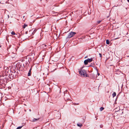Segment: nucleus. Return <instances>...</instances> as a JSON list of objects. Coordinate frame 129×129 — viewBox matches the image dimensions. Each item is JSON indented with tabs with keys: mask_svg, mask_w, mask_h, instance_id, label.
<instances>
[{
	"mask_svg": "<svg viewBox=\"0 0 129 129\" xmlns=\"http://www.w3.org/2000/svg\"><path fill=\"white\" fill-rule=\"evenodd\" d=\"M9 77L10 79H12L13 78V76L12 75H11V74L9 75Z\"/></svg>",
	"mask_w": 129,
	"mask_h": 129,
	"instance_id": "obj_14",
	"label": "nucleus"
},
{
	"mask_svg": "<svg viewBox=\"0 0 129 129\" xmlns=\"http://www.w3.org/2000/svg\"><path fill=\"white\" fill-rule=\"evenodd\" d=\"M104 109V108L101 107L100 108V110L101 111H102Z\"/></svg>",
	"mask_w": 129,
	"mask_h": 129,
	"instance_id": "obj_18",
	"label": "nucleus"
},
{
	"mask_svg": "<svg viewBox=\"0 0 129 129\" xmlns=\"http://www.w3.org/2000/svg\"><path fill=\"white\" fill-rule=\"evenodd\" d=\"M99 55L100 56H100V57L101 58V59L102 58V55L101 53H99Z\"/></svg>",
	"mask_w": 129,
	"mask_h": 129,
	"instance_id": "obj_22",
	"label": "nucleus"
},
{
	"mask_svg": "<svg viewBox=\"0 0 129 129\" xmlns=\"http://www.w3.org/2000/svg\"><path fill=\"white\" fill-rule=\"evenodd\" d=\"M29 110L30 111H31V110L30 109Z\"/></svg>",
	"mask_w": 129,
	"mask_h": 129,
	"instance_id": "obj_33",
	"label": "nucleus"
},
{
	"mask_svg": "<svg viewBox=\"0 0 129 129\" xmlns=\"http://www.w3.org/2000/svg\"><path fill=\"white\" fill-rule=\"evenodd\" d=\"M88 62L87 60L86 59L84 61V64L85 65H87L88 64Z\"/></svg>",
	"mask_w": 129,
	"mask_h": 129,
	"instance_id": "obj_13",
	"label": "nucleus"
},
{
	"mask_svg": "<svg viewBox=\"0 0 129 129\" xmlns=\"http://www.w3.org/2000/svg\"><path fill=\"white\" fill-rule=\"evenodd\" d=\"M101 76V79L102 78V76L101 75H100Z\"/></svg>",
	"mask_w": 129,
	"mask_h": 129,
	"instance_id": "obj_28",
	"label": "nucleus"
},
{
	"mask_svg": "<svg viewBox=\"0 0 129 129\" xmlns=\"http://www.w3.org/2000/svg\"><path fill=\"white\" fill-rule=\"evenodd\" d=\"M127 57H129V56H127Z\"/></svg>",
	"mask_w": 129,
	"mask_h": 129,
	"instance_id": "obj_32",
	"label": "nucleus"
},
{
	"mask_svg": "<svg viewBox=\"0 0 129 129\" xmlns=\"http://www.w3.org/2000/svg\"><path fill=\"white\" fill-rule=\"evenodd\" d=\"M40 118H34L33 120H32V121L33 122H35L36 121H37L38 120H39Z\"/></svg>",
	"mask_w": 129,
	"mask_h": 129,
	"instance_id": "obj_11",
	"label": "nucleus"
},
{
	"mask_svg": "<svg viewBox=\"0 0 129 129\" xmlns=\"http://www.w3.org/2000/svg\"><path fill=\"white\" fill-rule=\"evenodd\" d=\"M97 74H98V75L99 76L100 74L99 73H97Z\"/></svg>",
	"mask_w": 129,
	"mask_h": 129,
	"instance_id": "obj_26",
	"label": "nucleus"
},
{
	"mask_svg": "<svg viewBox=\"0 0 129 129\" xmlns=\"http://www.w3.org/2000/svg\"><path fill=\"white\" fill-rule=\"evenodd\" d=\"M103 125H100V127L102 128L103 127Z\"/></svg>",
	"mask_w": 129,
	"mask_h": 129,
	"instance_id": "obj_25",
	"label": "nucleus"
},
{
	"mask_svg": "<svg viewBox=\"0 0 129 129\" xmlns=\"http://www.w3.org/2000/svg\"><path fill=\"white\" fill-rule=\"evenodd\" d=\"M41 47L43 49H46L47 48V46L45 44H43L42 45Z\"/></svg>",
	"mask_w": 129,
	"mask_h": 129,
	"instance_id": "obj_9",
	"label": "nucleus"
},
{
	"mask_svg": "<svg viewBox=\"0 0 129 129\" xmlns=\"http://www.w3.org/2000/svg\"><path fill=\"white\" fill-rule=\"evenodd\" d=\"M36 31V29H35L34 31L32 33V34H33V35H34V34L35 33V32Z\"/></svg>",
	"mask_w": 129,
	"mask_h": 129,
	"instance_id": "obj_21",
	"label": "nucleus"
},
{
	"mask_svg": "<svg viewBox=\"0 0 129 129\" xmlns=\"http://www.w3.org/2000/svg\"><path fill=\"white\" fill-rule=\"evenodd\" d=\"M11 34L13 35H15L16 34L15 32L13 31L12 32Z\"/></svg>",
	"mask_w": 129,
	"mask_h": 129,
	"instance_id": "obj_19",
	"label": "nucleus"
},
{
	"mask_svg": "<svg viewBox=\"0 0 129 129\" xmlns=\"http://www.w3.org/2000/svg\"><path fill=\"white\" fill-rule=\"evenodd\" d=\"M101 21H97V24L100 23Z\"/></svg>",
	"mask_w": 129,
	"mask_h": 129,
	"instance_id": "obj_23",
	"label": "nucleus"
},
{
	"mask_svg": "<svg viewBox=\"0 0 129 129\" xmlns=\"http://www.w3.org/2000/svg\"><path fill=\"white\" fill-rule=\"evenodd\" d=\"M29 62H30L29 61Z\"/></svg>",
	"mask_w": 129,
	"mask_h": 129,
	"instance_id": "obj_37",
	"label": "nucleus"
},
{
	"mask_svg": "<svg viewBox=\"0 0 129 129\" xmlns=\"http://www.w3.org/2000/svg\"><path fill=\"white\" fill-rule=\"evenodd\" d=\"M63 73L66 75L70 74V72L69 70L67 69L66 68H63Z\"/></svg>",
	"mask_w": 129,
	"mask_h": 129,
	"instance_id": "obj_3",
	"label": "nucleus"
},
{
	"mask_svg": "<svg viewBox=\"0 0 129 129\" xmlns=\"http://www.w3.org/2000/svg\"><path fill=\"white\" fill-rule=\"evenodd\" d=\"M25 111H26V110H25Z\"/></svg>",
	"mask_w": 129,
	"mask_h": 129,
	"instance_id": "obj_35",
	"label": "nucleus"
},
{
	"mask_svg": "<svg viewBox=\"0 0 129 129\" xmlns=\"http://www.w3.org/2000/svg\"><path fill=\"white\" fill-rule=\"evenodd\" d=\"M106 43L107 44H109L110 43L109 41V40H106Z\"/></svg>",
	"mask_w": 129,
	"mask_h": 129,
	"instance_id": "obj_17",
	"label": "nucleus"
},
{
	"mask_svg": "<svg viewBox=\"0 0 129 129\" xmlns=\"http://www.w3.org/2000/svg\"><path fill=\"white\" fill-rule=\"evenodd\" d=\"M35 52L33 51L29 54V58L30 59L31 62L32 61L33 62L36 59L35 58Z\"/></svg>",
	"mask_w": 129,
	"mask_h": 129,
	"instance_id": "obj_1",
	"label": "nucleus"
},
{
	"mask_svg": "<svg viewBox=\"0 0 129 129\" xmlns=\"http://www.w3.org/2000/svg\"><path fill=\"white\" fill-rule=\"evenodd\" d=\"M1 44H0V47H1Z\"/></svg>",
	"mask_w": 129,
	"mask_h": 129,
	"instance_id": "obj_31",
	"label": "nucleus"
},
{
	"mask_svg": "<svg viewBox=\"0 0 129 129\" xmlns=\"http://www.w3.org/2000/svg\"><path fill=\"white\" fill-rule=\"evenodd\" d=\"M77 125L78 126L81 127L83 125L81 123H77Z\"/></svg>",
	"mask_w": 129,
	"mask_h": 129,
	"instance_id": "obj_12",
	"label": "nucleus"
},
{
	"mask_svg": "<svg viewBox=\"0 0 129 129\" xmlns=\"http://www.w3.org/2000/svg\"><path fill=\"white\" fill-rule=\"evenodd\" d=\"M70 97V96L68 94L67 95V96L65 95H64V99L65 101H66L67 100H70V99H69Z\"/></svg>",
	"mask_w": 129,
	"mask_h": 129,
	"instance_id": "obj_6",
	"label": "nucleus"
},
{
	"mask_svg": "<svg viewBox=\"0 0 129 129\" xmlns=\"http://www.w3.org/2000/svg\"><path fill=\"white\" fill-rule=\"evenodd\" d=\"M15 72H14V73L13 72H11V75H12L13 76V78H16L17 76H16V74H15Z\"/></svg>",
	"mask_w": 129,
	"mask_h": 129,
	"instance_id": "obj_7",
	"label": "nucleus"
},
{
	"mask_svg": "<svg viewBox=\"0 0 129 129\" xmlns=\"http://www.w3.org/2000/svg\"><path fill=\"white\" fill-rule=\"evenodd\" d=\"M117 39V38H116V39Z\"/></svg>",
	"mask_w": 129,
	"mask_h": 129,
	"instance_id": "obj_36",
	"label": "nucleus"
},
{
	"mask_svg": "<svg viewBox=\"0 0 129 129\" xmlns=\"http://www.w3.org/2000/svg\"><path fill=\"white\" fill-rule=\"evenodd\" d=\"M18 35L17 36V37H18V38H20L21 36V35L19 34H18Z\"/></svg>",
	"mask_w": 129,
	"mask_h": 129,
	"instance_id": "obj_24",
	"label": "nucleus"
},
{
	"mask_svg": "<svg viewBox=\"0 0 129 129\" xmlns=\"http://www.w3.org/2000/svg\"><path fill=\"white\" fill-rule=\"evenodd\" d=\"M79 72L80 75L84 77L85 76L86 77L89 76L88 75L86 74V72L84 70L81 69L79 71Z\"/></svg>",
	"mask_w": 129,
	"mask_h": 129,
	"instance_id": "obj_2",
	"label": "nucleus"
},
{
	"mask_svg": "<svg viewBox=\"0 0 129 129\" xmlns=\"http://www.w3.org/2000/svg\"><path fill=\"white\" fill-rule=\"evenodd\" d=\"M27 26V25L26 24H24L23 26V28H25L26 26Z\"/></svg>",
	"mask_w": 129,
	"mask_h": 129,
	"instance_id": "obj_16",
	"label": "nucleus"
},
{
	"mask_svg": "<svg viewBox=\"0 0 129 129\" xmlns=\"http://www.w3.org/2000/svg\"><path fill=\"white\" fill-rule=\"evenodd\" d=\"M32 66H31V68L30 69V70H29L28 72V73L27 76H29L31 74V71L32 70Z\"/></svg>",
	"mask_w": 129,
	"mask_h": 129,
	"instance_id": "obj_8",
	"label": "nucleus"
},
{
	"mask_svg": "<svg viewBox=\"0 0 129 129\" xmlns=\"http://www.w3.org/2000/svg\"><path fill=\"white\" fill-rule=\"evenodd\" d=\"M32 31V30H30L29 31V32H30L31 31Z\"/></svg>",
	"mask_w": 129,
	"mask_h": 129,
	"instance_id": "obj_30",
	"label": "nucleus"
},
{
	"mask_svg": "<svg viewBox=\"0 0 129 129\" xmlns=\"http://www.w3.org/2000/svg\"><path fill=\"white\" fill-rule=\"evenodd\" d=\"M127 2L129 3V0H127Z\"/></svg>",
	"mask_w": 129,
	"mask_h": 129,
	"instance_id": "obj_29",
	"label": "nucleus"
},
{
	"mask_svg": "<svg viewBox=\"0 0 129 129\" xmlns=\"http://www.w3.org/2000/svg\"><path fill=\"white\" fill-rule=\"evenodd\" d=\"M100 85H99V88L100 87Z\"/></svg>",
	"mask_w": 129,
	"mask_h": 129,
	"instance_id": "obj_34",
	"label": "nucleus"
},
{
	"mask_svg": "<svg viewBox=\"0 0 129 129\" xmlns=\"http://www.w3.org/2000/svg\"><path fill=\"white\" fill-rule=\"evenodd\" d=\"M27 33H28V31H26V32H25L26 34H27Z\"/></svg>",
	"mask_w": 129,
	"mask_h": 129,
	"instance_id": "obj_27",
	"label": "nucleus"
},
{
	"mask_svg": "<svg viewBox=\"0 0 129 129\" xmlns=\"http://www.w3.org/2000/svg\"><path fill=\"white\" fill-rule=\"evenodd\" d=\"M16 67H17V69L19 71H22L23 69V68L22 65L20 64H16Z\"/></svg>",
	"mask_w": 129,
	"mask_h": 129,
	"instance_id": "obj_4",
	"label": "nucleus"
},
{
	"mask_svg": "<svg viewBox=\"0 0 129 129\" xmlns=\"http://www.w3.org/2000/svg\"><path fill=\"white\" fill-rule=\"evenodd\" d=\"M42 0H41V1H42Z\"/></svg>",
	"mask_w": 129,
	"mask_h": 129,
	"instance_id": "obj_39",
	"label": "nucleus"
},
{
	"mask_svg": "<svg viewBox=\"0 0 129 129\" xmlns=\"http://www.w3.org/2000/svg\"><path fill=\"white\" fill-rule=\"evenodd\" d=\"M116 94L115 92H114L112 94V96L113 97H114L116 96Z\"/></svg>",
	"mask_w": 129,
	"mask_h": 129,
	"instance_id": "obj_15",
	"label": "nucleus"
},
{
	"mask_svg": "<svg viewBox=\"0 0 129 129\" xmlns=\"http://www.w3.org/2000/svg\"><path fill=\"white\" fill-rule=\"evenodd\" d=\"M23 126L18 127L16 129H21Z\"/></svg>",
	"mask_w": 129,
	"mask_h": 129,
	"instance_id": "obj_20",
	"label": "nucleus"
},
{
	"mask_svg": "<svg viewBox=\"0 0 129 129\" xmlns=\"http://www.w3.org/2000/svg\"><path fill=\"white\" fill-rule=\"evenodd\" d=\"M92 58H88L86 60H87L88 62H90L92 61Z\"/></svg>",
	"mask_w": 129,
	"mask_h": 129,
	"instance_id": "obj_10",
	"label": "nucleus"
},
{
	"mask_svg": "<svg viewBox=\"0 0 129 129\" xmlns=\"http://www.w3.org/2000/svg\"><path fill=\"white\" fill-rule=\"evenodd\" d=\"M76 34V33L75 32L71 31L70 33H69L67 38H71L72 37Z\"/></svg>",
	"mask_w": 129,
	"mask_h": 129,
	"instance_id": "obj_5",
	"label": "nucleus"
},
{
	"mask_svg": "<svg viewBox=\"0 0 129 129\" xmlns=\"http://www.w3.org/2000/svg\"><path fill=\"white\" fill-rule=\"evenodd\" d=\"M46 1V0H45Z\"/></svg>",
	"mask_w": 129,
	"mask_h": 129,
	"instance_id": "obj_40",
	"label": "nucleus"
},
{
	"mask_svg": "<svg viewBox=\"0 0 129 129\" xmlns=\"http://www.w3.org/2000/svg\"><path fill=\"white\" fill-rule=\"evenodd\" d=\"M29 62H30L29 61Z\"/></svg>",
	"mask_w": 129,
	"mask_h": 129,
	"instance_id": "obj_38",
	"label": "nucleus"
}]
</instances>
